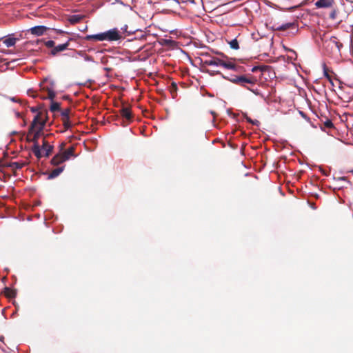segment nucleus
Masks as SVG:
<instances>
[{"instance_id": "nucleus-1", "label": "nucleus", "mask_w": 353, "mask_h": 353, "mask_svg": "<svg viewBox=\"0 0 353 353\" xmlns=\"http://www.w3.org/2000/svg\"><path fill=\"white\" fill-rule=\"evenodd\" d=\"M121 38L122 37L117 28L94 34H88L85 37V39L87 41L96 40L99 41H107L109 42L116 41Z\"/></svg>"}, {"instance_id": "nucleus-2", "label": "nucleus", "mask_w": 353, "mask_h": 353, "mask_svg": "<svg viewBox=\"0 0 353 353\" xmlns=\"http://www.w3.org/2000/svg\"><path fill=\"white\" fill-rule=\"evenodd\" d=\"M46 125V121L41 119V113H38L34 118L30 131H34L35 130L34 133V137L32 139V141L37 142V139L39 138L42 130H43Z\"/></svg>"}, {"instance_id": "nucleus-3", "label": "nucleus", "mask_w": 353, "mask_h": 353, "mask_svg": "<svg viewBox=\"0 0 353 353\" xmlns=\"http://www.w3.org/2000/svg\"><path fill=\"white\" fill-rule=\"evenodd\" d=\"M204 64L210 66H222L225 69L232 70L237 71L239 66H237L234 62L231 61H224L218 57H213L210 59L205 60Z\"/></svg>"}, {"instance_id": "nucleus-4", "label": "nucleus", "mask_w": 353, "mask_h": 353, "mask_svg": "<svg viewBox=\"0 0 353 353\" xmlns=\"http://www.w3.org/2000/svg\"><path fill=\"white\" fill-rule=\"evenodd\" d=\"M223 78L225 79H228L230 81L234 83H236V84H239L242 86H244L246 88L245 86V84L246 83H249V84H254V81L252 79H250V78H248L246 77L244 75H241V76H233L232 77H228L226 76H224V75H222Z\"/></svg>"}, {"instance_id": "nucleus-5", "label": "nucleus", "mask_w": 353, "mask_h": 353, "mask_svg": "<svg viewBox=\"0 0 353 353\" xmlns=\"http://www.w3.org/2000/svg\"><path fill=\"white\" fill-rule=\"evenodd\" d=\"M319 38L321 39L319 44L321 45L325 50L329 52L331 44V34L330 32L321 30L319 32Z\"/></svg>"}, {"instance_id": "nucleus-6", "label": "nucleus", "mask_w": 353, "mask_h": 353, "mask_svg": "<svg viewBox=\"0 0 353 353\" xmlns=\"http://www.w3.org/2000/svg\"><path fill=\"white\" fill-rule=\"evenodd\" d=\"M47 30H48V28L45 26H36L30 28L28 32L34 36H41Z\"/></svg>"}, {"instance_id": "nucleus-7", "label": "nucleus", "mask_w": 353, "mask_h": 353, "mask_svg": "<svg viewBox=\"0 0 353 353\" xmlns=\"http://www.w3.org/2000/svg\"><path fill=\"white\" fill-rule=\"evenodd\" d=\"M292 28L294 30L297 31V26L295 23H285L281 25H275L274 29L276 30H285Z\"/></svg>"}, {"instance_id": "nucleus-8", "label": "nucleus", "mask_w": 353, "mask_h": 353, "mask_svg": "<svg viewBox=\"0 0 353 353\" xmlns=\"http://www.w3.org/2000/svg\"><path fill=\"white\" fill-rule=\"evenodd\" d=\"M68 46H69V41H68L65 43L59 44V45L54 47V48L51 51V54L52 55H56L58 52L66 50L68 48Z\"/></svg>"}, {"instance_id": "nucleus-9", "label": "nucleus", "mask_w": 353, "mask_h": 353, "mask_svg": "<svg viewBox=\"0 0 353 353\" xmlns=\"http://www.w3.org/2000/svg\"><path fill=\"white\" fill-rule=\"evenodd\" d=\"M74 147L72 146V147H70L66 150H65L63 152L61 153V154L62 155L63 160H65V161L70 159L72 157H76V155H74Z\"/></svg>"}, {"instance_id": "nucleus-10", "label": "nucleus", "mask_w": 353, "mask_h": 353, "mask_svg": "<svg viewBox=\"0 0 353 353\" xmlns=\"http://www.w3.org/2000/svg\"><path fill=\"white\" fill-rule=\"evenodd\" d=\"M120 114L123 118L128 121H130L132 119L131 111L128 107H123L120 110Z\"/></svg>"}, {"instance_id": "nucleus-11", "label": "nucleus", "mask_w": 353, "mask_h": 353, "mask_svg": "<svg viewBox=\"0 0 353 353\" xmlns=\"http://www.w3.org/2000/svg\"><path fill=\"white\" fill-rule=\"evenodd\" d=\"M64 168H65V166H61V167H58V168L54 169L49 174L48 179H52L56 178L63 171Z\"/></svg>"}, {"instance_id": "nucleus-12", "label": "nucleus", "mask_w": 353, "mask_h": 353, "mask_svg": "<svg viewBox=\"0 0 353 353\" xmlns=\"http://www.w3.org/2000/svg\"><path fill=\"white\" fill-rule=\"evenodd\" d=\"M315 6L318 8H329L331 6V0H318Z\"/></svg>"}, {"instance_id": "nucleus-13", "label": "nucleus", "mask_w": 353, "mask_h": 353, "mask_svg": "<svg viewBox=\"0 0 353 353\" xmlns=\"http://www.w3.org/2000/svg\"><path fill=\"white\" fill-rule=\"evenodd\" d=\"M41 149L45 152V156L48 157L52 151L53 146L50 145L45 140H43Z\"/></svg>"}, {"instance_id": "nucleus-14", "label": "nucleus", "mask_w": 353, "mask_h": 353, "mask_svg": "<svg viewBox=\"0 0 353 353\" xmlns=\"http://www.w3.org/2000/svg\"><path fill=\"white\" fill-rule=\"evenodd\" d=\"M65 160H63V158L62 155L60 154H58L55 155L51 160V163L53 165H58L62 163H63Z\"/></svg>"}, {"instance_id": "nucleus-15", "label": "nucleus", "mask_w": 353, "mask_h": 353, "mask_svg": "<svg viewBox=\"0 0 353 353\" xmlns=\"http://www.w3.org/2000/svg\"><path fill=\"white\" fill-rule=\"evenodd\" d=\"M55 85V83L53 80H49L48 79H45L43 81L40 83L41 89L43 90V87H52V90H54Z\"/></svg>"}, {"instance_id": "nucleus-16", "label": "nucleus", "mask_w": 353, "mask_h": 353, "mask_svg": "<svg viewBox=\"0 0 353 353\" xmlns=\"http://www.w3.org/2000/svg\"><path fill=\"white\" fill-rule=\"evenodd\" d=\"M41 149L40 148V146L38 144V142H36L35 143H34V145L32 147V152L34 154V155L38 158V159H40L42 157V154H41Z\"/></svg>"}, {"instance_id": "nucleus-17", "label": "nucleus", "mask_w": 353, "mask_h": 353, "mask_svg": "<svg viewBox=\"0 0 353 353\" xmlns=\"http://www.w3.org/2000/svg\"><path fill=\"white\" fill-rule=\"evenodd\" d=\"M43 90H47L48 93V98L51 100V101H53V99H54L56 94L54 90H52V87H43Z\"/></svg>"}, {"instance_id": "nucleus-18", "label": "nucleus", "mask_w": 353, "mask_h": 353, "mask_svg": "<svg viewBox=\"0 0 353 353\" xmlns=\"http://www.w3.org/2000/svg\"><path fill=\"white\" fill-rule=\"evenodd\" d=\"M82 16L79 14H74L69 17L68 21L71 24H75L81 21Z\"/></svg>"}, {"instance_id": "nucleus-19", "label": "nucleus", "mask_w": 353, "mask_h": 353, "mask_svg": "<svg viewBox=\"0 0 353 353\" xmlns=\"http://www.w3.org/2000/svg\"><path fill=\"white\" fill-rule=\"evenodd\" d=\"M16 38L14 37H9V38H7L4 41H3V43L7 46V47H12V46H14L16 43Z\"/></svg>"}, {"instance_id": "nucleus-20", "label": "nucleus", "mask_w": 353, "mask_h": 353, "mask_svg": "<svg viewBox=\"0 0 353 353\" xmlns=\"http://www.w3.org/2000/svg\"><path fill=\"white\" fill-rule=\"evenodd\" d=\"M51 112H56L60 110V103L58 102L52 101L50 107Z\"/></svg>"}, {"instance_id": "nucleus-21", "label": "nucleus", "mask_w": 353, "mask_h": 353, "mask_svg": "<svg viewBox=\"0 0 353 353\" xmlns=\"http://www.w3.org/2000/svg\"><path fill=\"white\" fill-rule=\"evenodd\" d=\"M230 47L233 50H238L239 48V42L236 39H234L228 42Z\"/></svg>"}, {"instance_id": "nucleus-22", "label": "nucleus", "mask_w": 353, "mask_h": 353, "mask_svg": "<svg viewBox=\"0 0 353 353\" xmlns=\"http://www.w3.org/2000/svg\"><path fill=\"white\" fill-rule=\"evenodd\" d=\"M323 70L324 75L328 79V81L331 83V75L329 74V70L327 69L326 64L325 63H323Z\"/></svg>"}, {"instance_id": "nucleus-23", "label": "nucleus", "mask_w": 353, "mask_h": 353, "mask_svg": "<svg viewBox=\"0 0 353 353\" xmlns=\"http://www.w3.org/2000/svg\"><path fill=\"white\" fill-rule=\"evenodd\" d=\"M6 295L9 297H14L17 295V292L14 290H11L8 288H5Z\"/></svg>"}, {"instance_id": "nucleus-24", "label": "nucleus", "mask_w": 353, "mask_h": 353, "mask_svg": "<svg viewBox=\"0 0 353 353\" xmlns=\"http://www.w3.org/2000/svg\"><path fill=\"white\" fill-rule=\"evenodd\" d=\"M246 88L249 90H250L252 92H253L254 94L257 95V96H260L262 99H265V96L262 94L261 92H259V90L258 89H252V88H250L248 87H246Z\"/></svg>"}, {"instance_id": "nucleus-25", "label": "nucleus", "mask_w": 353, "mask_h": 353, "mask_svg": "<svg viewBox=\"0 0 353 353\" xmlns=\"http://www.w3.org/2000/svg\"><path fill=\"white\" fill-rule=\"evenodd\" d=\"M78 54L83 57L85 61L93 62L94 60L92 57L83 54L81 51L78 52Z\"/></svg>"}, {"instance_id": "nucleus-26", "label": "nucleus", "mask_w": 353, "mask_h": 353, "mask_svg": "<svg viewBox=\"0 0 353 353\" xmlns=\"http://www.w3.org/2000/svg\"><path fill=\"white\" fill-rule=\"evenodd\" d=\"M63 125L65 130H68L71 128L72 124L69 119H63Z\"/></svg>"}, {"instance_id": "nucleus-27", "label": "nucleus", "mask_w": 353, "mask_h": 353, "mask_svg": "<svg viewBox=\"0 0 353 353\" xmlns=\"http://www.w3.org/2000/svg\"><path fill=\"white\" fill-rule=\"evenodd\" d=\"M61 117H62V119H69L70 117V109L67 108V109H65L61 111Z\"/></svg>"}, {"instance_id": "nucleus-28", "label": "nucleus", "mask_w": 353, "mask_h": 353, "mask_svg": "<svg viewBox=\"0 0 353 353\" xmlns=\"http://www.w3.org/2000/svg\"><path fill=\"white\" fill-rule=\"evenodd\" d=\"M325 128H331V119H326V121L324 123V126L321 127V130L325 131Z\"/></svg>"}, {"instance_id": "nucleus-29", "label": "nucleus", "mask_w": 353, "mask_h": 353, "mask_svg": "<svg viewBox=\"0 0 353 353\" xmlns=\"http://www.w3.org/2000/svg\"><path fill=\"white\" fill-rule=\"evenodd\" d=\"M336 38L332 37V43H334L336 48H337L338 51L340 52L341 47L343 46V44L338 41H336Z\"/></svg>"}, {"instance_id": "nucleus-30", "label": "nucleus", "mask_w": 353, "mask_h": 353, "mask_svg": "<svg viewBox=\"0 0 353 353\" xmlns=\"http://www.w3.org/2000/svg\"><path fill=\"white\" fill-rule=\"evenodd\" d=\"M23 164L19 162H14L12 163V167L15 169H21L23 167Z\"/></svg>"}, {"instance_id": "nucleus-31", "label": "nucleus", "mask_w": 353, "mask_h": 353, "mask_svg": "<svg viewBox=\"0 0 353 353\" xmlns=\"http://www.w3.org/2000/svg\"><path fill=\"white\" fill-rule=\"evenodd\" d=\"M45 45H46V47H48V48H54V47H55V46H54V41H52V40H48V41H47L45 43Z\"/></svg>"}, {"instance_id": "nucleus-32", "label": "nucleus", "mask_w": 353, "mask_h": 353, "mask_svg": "<svg viewBox=\"0 0 353 353\" xmlns=\"http://www.w3.org/2000/svg\"><path fill=\"white\" fill-rule=\"evenodd\" d=\"M343 184H339V183H337V184H335V185H333L332 184V190H340L341 188H343Z\"/></svg>"}, {"instance_id": "nucleus-33", "label": "nucleus", "mask_w": 353, "mask_h": 353, "mask_svg": "<svg viewBox=\"0 0 353 353\" xmlns=\"http://www.w3.org/2000/svg\"><path fill=\"white\" fill-rule=\"evenodd\" d=\"M333 180L335 181V182H341V183H345L346 181L345 180V177H339L337 179L334 177L333 178Z\"/></svg>"}, {"instance_id": "nucleus-34", "label": "nucleus", "mask_w": 353, "mask_h": 353, "mask_svg": "<svg viewBox=\"0 0 353 353\" xmlns=\"http://www.w3.org/2000/svg\"><path fill=\"white\" fill-rule=\"evenodd\" d=\"M247 121L254 125H259V121L258 120H252L250 118H248L247 119Z\"/></svg>"}, {"instance_id": "nucleus-35", "label": "nucleus", "mask_w": 353, "mask_h": 353, "mask_svg": "<svg viewBox=\"0 0 353 353\" xmlns=\"http://www.w3.org/2000/svg\"><path fill=\"white\" fill-rule=\"evenodd\" d=\"M11 101H13V102H17V103H19L20 101L19 99H17L16 97H8Z\"/></svg>"}, {"instance_id": "nucleus-36", "label": "nucleus", "mask_w": 353, "mask_h": 353, "mask_svg": "<svg viewBox=\"0 0 353 353\" xmlns=\"http://www.w3.org/2000/svg\"><path fill=\"white\" fill-rule=\"evenodd\" d=\"M121 30L123 32H128V25H125L123 26V27H121Z\"/></svg>"}, {"instance_id": "nucleus-37", "label": "nucleus", "mask_w": 353, "mask_h": 353, "mask_svg": "<svg viewBox=\"0 0 353 353\" xmlns=\"http://www.w3.org/2000/svg\"><path fill=\"white\" fill-rule=\"evenodd\" d=\"M332 80L335 79V80L338 81H339V84H340L341 83L340 81L336 78V75L334 73L333 71L332 72Z\"/></svg>"}, {"instance_id": "nucleus-38", "label": "nucleus", "mask_w": 353, "mask_h": 353, "mask_svg": "<svg viewBox=\"0 0 353 353\" xmlns=\"http://www.w3.org/2000/svg\"><path fill=\"white\" fill-rule=\"evenodd\" d=\"M135 32H136V30H128V32H126V33L128 35H130V34H132L133 33H134Z\"/></svg>"}, {"instance_id": "nucleus-39", "label": "nucleus", "mask_w": 353, "mask_h": 353, "mask_svg": "<svg viewBox=\"0 0 353 353\" xmlns=\"http://www.w3.org/2000/svg\"><path fill=\"white\" fill-rule=\"evenodd\" d=\"M208 72H209V74H211V75H212V74H215V73H216V74H221L219 71H216V72H215V71H208Z\"/></svg>"}, {"instance_id": "nucleus-40", "label": "nucleus", "mask_w": 353, "mask_h": 353, "mask_svg": "<svg viewBox=\"0 0 353 353\" xmlns=\"http://www.w3.org/2000/svg\"><path fill=\"white\" fill-rule=\"evenodd\" d=\"M30 110H31L32 112H37L38 109H37V108H36V107H32V108H30Z\"/></svg>"}, {"instance_id": "nucleus-41", "label": "nucleus", "mask_w": 353, "mask_h": 353, "mask_svg": "<svg viewBox=\"0 0 353 353\" xmlns=\"http://www.w3.org/2000/svg\"><path fill=\"white\" fill-rule=\"evenodd\" d=\"M33 91L32 90H28V93L29 95H31L30 92H32Z\"/></svg>"}, {"instance_id": "nucleus-42", "label": "nucleus", "mask_w": 353, "mask_h": 353, "mask_svg": "<svg viewBox=\"0 0 353 353\" xmlns=\"http://www.w3.org/2000/svg\"><path fill=\"white\" fill-rule=\"evenodd\" d=\"M311 208H312V209H314V210H315V209H316V207H315V205H314V204H312V205H311Z\"/></svg>"}, {"instance_id": "nucleus-43", "label": "nucleus", "mask_w": 353, "mask_h": 353, "mask_svg": "<svg viewBox=\"0 0 353 353\" xmlns=\"http://www.w3.org/2000/svg\"><path fill=\"white\" fill-rule=\"evenodd\" d=\"M256 70V67H254L252 70V72H254Z\"/></svg>"}, {"instance_id": "nucleus-44", "label": "nucleus", "mask_w": 353, "mask_h": 353, "mask_svg": "<svg viewBox=\"0 0 353 353\" xmlns=\"http://www.w3.org/2000/svg\"><path fill=\"white\" fill-rule=\"evenodd\" d=\"M332 19L334 18V12H332Z\"/></svg>"}, {"instance_id": "nucleus-45", "label": "nucleus", "mask_w": 353, "mask_h": 353, "mask_svg": "<svg viewBox=\"0 0 353 353\" xmlns=\"http://www.w3.org/2000/svg\"><path fill=\"white\" fill-rule=\"evenodd\" d=\"M332 131L334 130V129H335V127L334 126V125L332 124Z\"/></svg>"}, {"instance_id": "nucleus-46", "label": "nucleus", "mask_w": 353, "mask_h": 353, "mask_svg": "<svg viewBox=\"0 0 353 353\" xmlns=\"http://www.w3.org/2000/svg\"><path fill=\"white\" fill-rule=\"evenodd\" d=\"M17 116L18 117H20V114H19V112H17Z\"/></svg>"}, {"instance_id": "nucleus-47", "label": "nucleus", "mask_w": 353, "mask_h": 353, "mask_svg": "<svg viewBox=\"0 0 353 353\" xmlns=\"http://www.w3.org/2000/svg\"><path fill=\"white\" fill-rule=\"evenodd\" d=\"M300 114H301V116H304V114L302 112H300Z\"/></svg>"}, {"instance_id": "nucleus-48", "label": "nucleus", "mask_w": 353, "mask_h": 353, "mask_svg": "<svg viewBox=\"0 0 353 353\" xmlns=\"http://www.w3.org/2000/svg\"><path fill=\"white\" fill-rule=\"evenodd\" d=\"M3 337H0V341H2Z\"/></svg>"}]
</instances>
